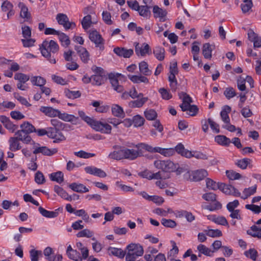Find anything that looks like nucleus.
<instances>
[{"label":"nucleus","instance_id":"58","mask_svg":"<svg viewBox=\"0 0 261 261\" xmlns=\"http://www.w3.org/2000/svg\"><path fill=\"white\" fill-rule=\"evenodd\" d=\"M145 119L140 115H136L133 117V123L136 127H139L144 124Z\"/></svg>","mask_w":261,"mask_h":261},{"label":"nucleus","instance_id":"63","mask_svg":"<svg viewBox=\"0 0 261 261\" xmlns=\"http://www.w3.org/2000/svg\"><path fill=\"white\" fill-rule=\"evenodd\" d=\"M144 115L146 118L149 120H154L157 116L156 112L153 109L145 111Z\"/></svg>","mask_w":261,"mask_h":261},{"label":"nucleus","instance_id":"24","mask_svg":"<svg viewBox=\"0 0 261 261\" xmlns=\"http://www.w3.org/2000/svg\"><path fill=\"white\" fill-rule=\"evenodd\" d=\"M175 152L176 151L178 154H180L181 155L185 156L187 158H191V151H189L187 149H186L184 147V146L181 143L178 144L175 147V149H173Z\"/></svg>","mask_w":261,"mask_h":261},{"label":"nucleus","instance_id":"36","mask_svg":"<svg viewBox=\"0 0 261 261\" xmlns=\"http://www.w3.org/2000/svg\"><path fill=\"white\" fill-rule=\"evenodd\" d=\"M61 45L64 47H67L70 44L69 37L64 33L60 32L58 35Z\"/></svg>","mask_w":261,"mask_h":261},{"label":"nucleus","instance_id":"9","mask_svg":"<svg viewBox=\"0 0 261 261\" xmlns=\"http://www.w3.org/2000/svg\"><path fill=\"white\" fill-rule=\"evenodd\" d=\"M188 174H189L190 180L193 181L201 180L208 175L207 171L204 169L197 170L191 173L188 172Z\"/></svg>","mask_w":261,"mask_h":261},{"label":"nucleus","instance_id":"3","mask_svg":"<svg viewBox=\"0 0 261 261\" xmlns=\"http://www.w3.org/2000/svg\"><path fill=\"white\" fill-rule=\"evenodd\" d=\"M128 147L133 146L135 148H141L148 152L151 153L158 152L165 156H170L174 154V150L173 148H163L160 147H152L145 143H140L137 144H132L131 145H127Z\"/></svg>","mask_w":261,"mask_h":261},{"label":"nucleus","instance_id":"18","mask_svg":"<svg viewBox=\"0 0 261 261\" xmlns=\"http://www.w3.org/2000/svg\"><path fill=\"white\" fill-rule=\"evenodd\" d=\"M39 110L40 112L49 117H57L59 114V110L54 109L50 107L42 106L40 108Z\"/></svg>","mask_w":261,"mask_h":261},{"label":"nucleus","instance_id":"55","mask_svg":"<svg viewBox=\"0 0 261 261\" xmlns=\"http://www.w3.org/2000/svg\"><path fill=\"white\" fill-rule=\"evenodd\" d=\"M161 223L165 227L169 228H174L177 225L175 221L171 219H166L165 218L162 219Z\"/></svg>","mask_w":261,"mask_h":261},{"label":"nucleus","instance_id":"27","mask_svg":"<svg viewBox=\"0 0 261 261\" xmlns=\"http://www.w3.org/2000/svg\"><path fill=\"white\" fill-rule=\"evenodd\" d=\"M180 107L182 111H187V114L191 116H195L198 111V108L196 105L180 106Z\"/></svg>","mask_w":261,"mask_h":261},{"label":"nucleus","instance_id":"17","mask_svg":"<svg viewBox=\"0 0 261 261\" xmlns=\"http://www.w3.org/2000/svg\"><path fill=\"white\" fill-rule=\"evenodd\" d=\"M57 151L58 149L57 148L50 149L46 146H42L35 148L33 151V153L36 154L39 153H41L44 155L50 156L57 153Z\"/></svg>","mask_w":261,"mask_h":261},{"label":"nucleus","instance_id":"2","mask_svg":"<svg viewBox=\"0 0 261 261\" xmlns=\"http://www.w3.org/2000/svg\"><path fill=\"white\" fill-rule=\"evenodd\" d=\"M42 55L51 64L56 63V57L59 50V46L54 40L44 41L40 47Z\"/></svg>","mask_w":261,"mask_h":261},{"label":"nucleus","instance_id":"20","mask_svg":"<svg viewBox=\"0 0 261 261\" xmlns=\"http://www.w3.org/2000/svg\"><path fill=\"white\" fill-rule=\"evenodd\" d=\"M127 250H129L137 257L143 255L144 250L142 246L137 244H130L126 247Z\"/></svg>","mask_w":261,"mask_h":261},{"label":"nucleus","instance_id":"46","mask_svg":"<svg viewBox=\"0 0 261 261\" xmlns=\"http://www.w3.org/2000/svg\"><path fill=\"white\" fill-rule=\"evenodd\" d=\"M257 187L256 185L249 187L248 188H245L243 192V195L241 197L243 199L248 198L250 196L254 194L256 191Z\"/></svg>","mask_w":261,"mask_h":261},{"label":"nucleus","instance_id":"13","mask_svg":"<svg viewBox=\"0 0 261 261\" xmlns=\"http://www.w3.org/2000/svg\"><path fill=\"white\" fill-rule=\"evenodd\" d=\"M74 49L77 51L82 61L84 63H86L88 62L89 60V53L85 48L81 46L75 45L74 46Z\"/></svg>","mask_w":261,"mask_h":261},{"label":"nucleus","instance_id":"56","mask_svg":"<svg viewBox=\"0 0 261 261\" xmlns=\"http://www.w3.org/2000/svg\"><path fill=\"white\" fill-rule=\"evenodd\" d=\"M51 125L54 126L52 128H55L60 130H63L65 128V124L60 121L58 119H53L50 120Z\"/></svg>","mask_w":261,"mask_h":261},{"label":"nucleus","instance_id":"11","mask_svg":"<svg viewBox=\"0 0 261 261\" xmlns=\"http://www.w3.org/2000/svg\"><path fill=\"white\" fill-rule=\"evenodd\" d=\"M220 190L227 195H233L235 197H240L241 193L233 186L225 184H221Z\"/></svg>","mask_w":261,"mask_h":261},{"label":"nucleus","instance_id":"59","mask_svg":"<svg viewBox=\"0 0 261 261\" xmlns=\"http://www.w3.org/2000/svg\"><path fill=\"white\" fill-rule=\"evenodd\" d=\"M30 258L31 261H38L40 256H42L41 251L31 249L30 251Z\"/></svg>","mask_w":261,"mask_h":261},{"label":"nucleus","instance_id":"34","mask_svg":"<svg viewBox=\"0 0 261 261\" xmlns=\"http://www.w3.org/2000/svg\"><path fill=\"white\" fill-rule=\"evenodd\" d=\"M54 191L56 192L59 196H60L63 198H64L66 200L71 201L72 197L69 196L68 193L64 190L61 187H59L58 185H56L54 187Z\"/></svg>","mask_w":261,"mask_h":261},{"label":"nucleus","instance_id":"60","mask_svg":"<svg viewBox=\"0 0 261 261\" xmlns=\"http://www.w3.org/2000/svg\"><path fill=\"white\" fill-rule=\"evenodd\" d=\"M227 177L230 180H236L241 178V175L233 170H227L226 171Z\"/></svg>","mask_w":261,"mask_h":261},{"label":"nucleus","instance_id":"15","mask_svg":"<svg viewBox=\"0 0 261 261\" xmlns=\"http://www.w3.org/2000/svg\"><path fill=\"white\" fill-rule=\"evenodd\" d=\"M248 36L249 40L253 42L254 48L261 47V38L254 32L252 30H249L248 32Z\"/></svg>","mask_w":261,"mask_h":261},{"label":"nucleus","instance_id":"38","mask_svg":"<svg viewBox=\"0 0 261 261\" xmlns=\"http://www.w3.org/2000/svg\"><path fill=\"white\" fill-rule=\"evenodd\" d=\"M206 186L207 189L211 190H217V189L220 190V185L221 182L217 183L212 179L207 178L205 180Z\"/></svg>","mask_w":261,"mask_h":261},{"label":"nucleus","instance_id":"16","mask_svg":"<svg viewBox=\"0 0 261 261\" xmlns=\"http://www.w3.org/2000/svg\"><path fill=\"white\" fill-rule=\"evenodd\" d=\"M113 51L118 56L125 58H129L134 53L132 49H126L124 47H115Z\"/></svg>","mask_w":261,"mask_h":261},{"label":"nucleus","instance_id":"41","mask_svg":"<svg viewBox=\"0 0 261 261\" xmlns=\"http://www.w3.org/2000/svg\"><path fill=\"white\" fill-rule=\"evenodd\" d=\"M63 173L61 171L52 173L49 175V177L51 180L55 181L59 184L63 181Z\"/></svg>","mask_w":261,"mask_h":261},{"label":"nucleus","instance_id":"47","mask_svg":"<svg viewBox=\"0 0 261 261\" xmlns=\"http://www.w3.org/2000/svg\"><path fill=\"white\" fill-rule=\"evenodd\" d=\"M251 160L248 158H244L238 160L236 162V165L242 169H246L247 166L250 164Z\"/></svg>","mask_w":261,"mask_h":261},{"label":"nucleus","instance_id":"33","mask_svg":"<svg viewBox=\"0 0 261 261\" xmlns=\"http://www.w3.org/2000/svg\"><path fill=\"white\" fill-rule=\"evenodd\" d=\"M140 72L145 76L151 74L152 71L148 68V65L145 61H142L139 64Z\"/></svg>","mask_w":261,"mask_h":261},{"label":"nucleus","instance_id":"49","mask_svg":"<svg viewBox=\"0 0 261 261\" xmlns=\"http://www.w3.org/2000/svg\"><path fill=\"white\" fill-rule=\"evenodd\" d=\"M170 177V175L169 173H164V172H162V171H160L156 173H152L151 175V179H168Z\"/></svg>","mask_w":261,"mask_h":261},{"label":"nucleus","instance_id":"54","mask_svg":"<svg viewBox=\"0 0 261 261\" xmlns=\"http://www.w3.org/2000/svg\"><path fill=\"white\" fill-rule=\"evenodd\" d=\"M65 94L68 98L73 99L80 97L81 95L79 91H70L68 89L65 90Z\"/></svg>","mask_w":261,"mask_h":261},{"label":"nucleus","instance_id":"14","mask_svg":"<svg viewBox=\"0 0 261 261\" xmlns=\"http://www.w3.org/2000/svg\"><path fill=\"white\" fill-rule=\"evenodd\" d=\"M0 121L7 129L12 133L14 132V131L17 128V126L13 124V123L10 121L9 118L6 116H0Z\"/></svg>","mask_w":261,"mask_h":261},{"label":"nucleus","instance_id":"23","mask_svg":"<svg viewBox=\"0 0 261 261\" xmlns=\"http://www.w3.org/2000/svg\"><path fill=\"white\" fill-rule=\"evenodd\" d=\"M15 135L16 136L15 137L17 138L18 140L22 141L24 143L29 144L32 140L31 136L21 129L17 130Z\"/></svg>","mask_w":261,"mask_h":261},{"label":"nucleus","instance_id":"1","mask_svg":"<svg viewBox=\"0 0 261 261\" xmlns=\"http://www.w3.org/2000/svg\"><path fill=\"white\" fill-rule=\"evenodd\" d=\"M113 148L114 150L109 153L108 157L115 160L119 161L127 159L132 161L143 155L141 150L128 149L117 145H114Z\"/></svg>","mask_w":261,"mask_h":261},{"label":"nucleus","instance_id":"19","mask_svg":"<svg viewBox=\"0 0 261 261\" xmlns=\"http://www.w3.org/2000/svg\"><path fill=\"white\" fill-rule=\"evenodd\" d=\"M135 52L138 56H144L151 51L150 47L148 44L144 43L143 46H140L139 43H135Z\"/></svg>","mask_w":261,"mask_h":261},{"label":"nucleus","instance_id":"44","mask_svg":"<svg viewBox=\"0 0 261 261\" xmlns=\"http://www.w3.org/2000/svg\"><path fill=\"white\" fill-rule=\"evenodd\" d=\"M129 79L134 83H148V79L143 75H131L129 76Z\"/></svg>","mask_w":261,"mask_h":261},{"label":"nucleus","instance_id":"21","mask_svg":"<svg viewBox=\"0 0 261 261\" xmlns=\"http://www.w3.org/2000/svg\"><path fill=\"white\" fill-rule=\"evenodd\" d=\"M58 117L64 121L69 122L73 124H76L79 120V118L73 115L68 114L66 113H62L60 111Z\"/></svg>","mask_w":261,"mask_h":261},{"label":"nucleus","instance_id":"40","mask_svg":"<svg viewBox=\"0 0 261 261\" xmlns=\"http://www.w3.org/2000/svg\"><path fill=\"white\" fill-rule=\"evenodd\" d=\"M112 112L114 116L117 117H123L124 116L122 108L118 105H113L112 106Z\"/></svg>","mask_w":261,"mask_h":261},{"label":"nucleus","instance_id":"37","mask_svg":"<svg viewBox=\"0 0 261 261\" xmlns=\"http://www.w3.org/2000/svg\"><path fill=\"white\" fill-rule=\"evenodd\" d=\"M212 45L209 43H206L203 45L202 54L205 59H210L212 58Z\"/></svg>","mask_w":261,"mask_h":261},{"label":"nucleus","instance_id":"42","mask_svg":"<svg viewBox=\"0 0 261 261\" xmlns=\"http://www.w3.org/2000/svg\"><path fill=\"white\" fill-rule=\"evenodd\" d=\"M178 96L179 98L182 100V103L180 106H189L193 102L191 97L185 92L179 93Z\"/></svg>","mask_w":261,"mask_h":261},{"label":"nucleus","instance_id":"6","mask_svg":"<svg viewBox=\"0 0 261 261\" xmlns=\"http://www.w3.org/2000/svg\"><path fill=\"white\" fill-rule=\"evenodd\" d=\"M121 75V74L119 73L114 74L111 73L109 74V79L111 86L114 90L118 93H121L124 91L122 82L120 81Z\"/></svg>","mask_w":261,"mask_h":261},{"label":"nucleus","instance_id":"5","mask_svg":"<svg viewBox=\"0 0 261 261\" xmlns=\"http://www.w3.org/2000/svg\"><path fill=\"white\" fill-rule=\"evenodd\" d=\"M88 125L95 130L101 133L109 134L111 132L112 127L111 125L107 123L102 122L93 118Z\"/></svg>","mask_w":261,"mask_h":261},{"label":"nucleus","instance_id":"10","mask_svg":"<svg viewBox=\"0 0 261 261\" xmlns=\"http://www.w3.org/2000/svg\"><path fill=\"white\" fill-rule=\"evenodd\" d=\"M43 254L47 261H62V255L60 254H55L53 249L49 247L44 250Z\"/></svg>","mask_w":261,"mask_h":261},{"label":"nucleus","instance_id":"53","mask_svg":"<svg viewBox=\"0 0 261 261\" xmlns=\"http://www.w3.org/2000/svg\"><path fill=\"white\" fill-rule=\"evenodd\" d=\"M68 257L74 261H82L81 253L76 250L72 251L69 254L67 255Z\"/></svg>","mask_w":261,"mask_h":261},{"label":"nucleus","instance_id":"45","mask_svg":"<svg viewBox=\"0 0 261 261\" xmlns=\"http://www.w3.org/2000/svg\"><path fill=\"white\" fill-rule=\"evenodd\" d=\"M31 81L33 85L39 86H44L46 83V80L40 76H35L31 78Z\"/></svg>","mask_w":261,"mask_h":261},{"label":"nucleus","instance_id":"62","mask_svg":"<svg viewBox=\"0 0 261 261\" xmlns=\"http://www.w3.org/2000/svg\"><path fill=\"white\" fill-rule=\"evenodd\" d=\"M149 8L150 7L147 6H141L139 7L137 11L139 12L141 16L147 17L150 14Z\"/></svg>","mask_w":261,"mask_h":261},{"label":"nucleus","instance_id":"51","mask_svg":"<svg viewBox=\"0 0 261 261\" xmlns=\"http://www.w3.org/2000/svg\"><path fill=\"white\" fill-rule=\"evenodd\" d=\"M82 25L84 29L87 30L89 29L92 23L91 16L87 15L85 16L82 21Z\"/></svg>","mask_w":261,"mask_h":261},{"label":"nucleus","instance_id":"22","mask_svg":"<svg viewBox=\"0 0 261 261\" xmlns=\"http://www.w3.org/2000/svg\"><path fill=\"white\" fill-rule=\"evenodd\" d=\"M8 142L9 144V149L12 152H15L21 149L22 148L20 141L17 140V138L14 137H10Z\"/></svg>","mask_w":261,"mask_h":261},{"label":"nucleus","instance_id":"48","mask_svg":"<svg viewBox=\"0 0 261 261\" xmlns=\"http://www.w3.org/2000/svg\"><path fill=\"white\" fill-rule=\"evenodd\" d=\"M253 7L252 0H243V3L241 5V8L243 13L248 12Z\"/></svg>","mask_w":261,"mask_h":261},{"label":"nucleus","instance_id":"35","mask_svg":"<svg viewBox=\"0 0 261 261\" xmlns=\"http://www.w3.org/2000/svg\"><path fill=\"white\" fill-rule=\"evenodd\" d=\"M108 251L110 254L116 256L120 258H123L126 254L125 251H123L120 248L110 247L108 249Z\"/></svg>","mask_w":261,"mask_h":261},{"label":"nucleus","instance_id":"30","mask_svg":"<svg viewBox=\"0 0 261 261\" xmlns=\"http://www.w3.org/2000/svg\"><path fill=\"white\" fill-rule=\"evenodd\" d=\"M247 233L252 237L261 239V227H258L254 225L247 231Z\"/></svg>","mask_w":261,"mask_h":261},{"label":"nucleus","instance_id":"8","mask_svg":"<svg viewBox=\"0 0 261 261\" xmlns=\"http://www.w3.org/2000/svg\"><path fill=\"white\" fill-rule=\"evenodd\" d=\"M56 20L59 24L62 25L65 30L74 29L76 24L74 22L70 21L66 14L58 13L56 16Z\"/></svg>","mask_w":261,"mask_h":261},{"label":"nucleus","instance_id":"52","mask_svg":"<svg viewBox=\"0 0 261 261\" xmlns=\"http://www.w3.org/2000/svg\"><path fill=\"white\" fill-rule=\"evenodd\" d=\"M206 235L212 238L220 237L222 236V233L219 229H210L205 231Z\"/></svg>","mask_w":261,"mask_h":261},{"label":"nucleus","instance_id":"61","mask_svg":"<svg viewBox=\"0 0 261 261\" xmlns=\"http://www.w3.org/2000/svg\"><path fill=\"white\" fill-rule=\"evenodd\" d=\"M1 10L4 12L13 10V4L8 1H5L1 5Z\"/></svg>","mask_w":261,"mask_h":261},{"label":"nucleus","instance_id":"32","mask_svg":"<svg viewBox=\"0 0 261 261\" xmlns=\"http://www.w3.org/2000/svg\"><path fill=\"white\" fill-rule=\"evenodd\" d=\"M18 7L20 9V16L23 18L29 19L31 18V14L28 12V8L25 5L20 2L18 5Z\"/></svg>","mask_w":261,"mask_h":261},{"label":"nucleus","instance_id":"39","mask_svg":"<svg viewBox=\"0 0 261 261\" xmlns=\"http://www.w3.org/2000/svg\"><path fill=\"white\" fill-rule=\"evenodd\" d=\"M153 54L159 61H162L165 58V49L161 46H156L153 49Z\"/></svg>","mask_w":261,"mask_h":261},{"label":"nucleus","instance_id":"50","mask_svg":"<svg viewBox=\"0 0 261 261\" xmlns=\"http://www.w3.org/2000/svg\"><path fill=\"white\" fill-rule=\"evenodd\" d=\"M14 79L18 81V83L25 84L30 80V76L22 73H17L14 75Z\"/></svg>","mask_w":261,"mask_h":261},{"label":"nucleus","instance_id":"4","mask_svg":"<svg viewBox=\"0 0 261 261\" xmlns=\"http://www.w3.org/2000/svg\"><path fill=\"white\" fill-rule=\"evenodd\" d=\"M153 164L156 168L167 173L173 172L177 169L176 165L170 160H156L154 162Z\"/></svg>","mask_w":261,"mask_h":261},{"label":"nucleus","instance_id":"43","mask_svg":"<svg viewBox=\"0 0 261 261\" xmlns=\"http://www.w3.org/2000/svg\"><path fill=\"white\" fill-rule=\"evenodd\" d=\"M20 128L22 131L28 135L31 133L34 132V131H36L35 127L28 122H25L21 124Z\"/></svg>","mask_w":261,"mask_h":261},{"label":"nucleus","instance_id":"31","mask_svg":"<svg viewBox=\"0 0 261 261\" xmlns=\"http://www.w3.org/2000/svg\"><path fill=\"white\" fill-rule=\"evenodd\" d=\"M215 141L219 145L228 146L231 143V140L224 135H218L215 138Z\"/></svg>","mask_w":261,"mask_h":261},{"label":"nucleus","instance_id":"57","mask_svg":"<svg viewBox=\"0 0 261 261\" xmlns=\"http://www.w3.org/2000/svg\"><path fill=\"white\" fill-rule=\"evenodd\" d=\"M224 95L227 99H230L237 95L235 90L231 87H227L224 91Z\"/></svg>","mask_w":261,"mask_h":261},{"label":"nucleus","instance_id":"12","mask_svg":"<svg viewBox=\"0 0 261 261\" xmlns=\"http://www.w3.org/2000/svg\"><path fill=\"white\" fill-rule=\"evenodd\" d=\"M85 171L89 174L103 178L107 176V173L101 169L94 166H87L85 168Z\"/></svg>","mask_w":261,"mask_h":261},{"label":"nucleus","instance_id":"29","mask_svg":"<svg viewBox=\"0 0 261 261\" xmlns=\"http://www.w3.org/2000/svg\"><path fill=\"white\" fill-rule=\"evenodd\" d=\"M69 187L73 191L79 193H85L89 191V189L82 184L72 183Z\"/></svg>","mask_w":261,"mask_h":261},{"label":"nucleus","instance_id":"25","mask_svg":"<svg viewBox=\"0 0 261 261\" xmlns=\"http://www.w3.org/2000/svg\"><path fill=\"white\" fill-rule=\"evenodd\" d=\"M59 210L57 209L54 211H48L44 209L41 206L38 208L39 213L44 217L48 218H54L57 217L59 215Z\"/></svg>","mask_w":261,"mask_h":261},{"label":"nucleus","instance_id":"28","mask_svg":"<svg viewBox=\"0 0 261 261\" xmlns=\"http://www.w3.org/2000/svg\"><path fill=\"white\" fill-rule=\"evenodd\" d=\"M153 13L154 16L155 18H160L161 21H164L162 20L167 14V12L166 10L160 8L158 6H154L153 8Z\"/></svg>","mask_w":261,"mask_h":261},{"label":"nucleus","instance_id":"64","mask_svg":"<svg viewBox=\"0 0 261 261\" xmlns=\"http://www.w3.org/2000/svg\"><path fill=\"white\" fill-rule=\"evenodd\" d=\"M197 250L201 254H203L204 255L206 256H211V250L203 244H199L197 246Z\"/></svg>","mask_w":261,"mask_h":261},{"label":"nucleus","instance_id":"26","mask_svg":"<svg viewBox=\"0 0 261 261\" xmlns=\"http://www.w3.org/2000/svg\"><path fill=\"white\" fill-rule=\"evenodd\" d=\"M138 99L129 102V106L132 108H141L148 100V98L143 97H137Z\"/></svg>","mask_w":261,"mask_h":261},{"label":"nucleus","instance_id":"7","mask_svg":"<svg viewBox=\"0 0 261 261\" xmlns=\"http://www.w3.org/2000/svg\"><path fill=\"white\" fill-rule=\"evenodd\" d=\"M89 38L91 42L94 43L96 47H98L101 50L104 49L105 40L96 30H92L89 32Z\"/></svg>","mask_w":261,"mask_h":261}]
</instances>
